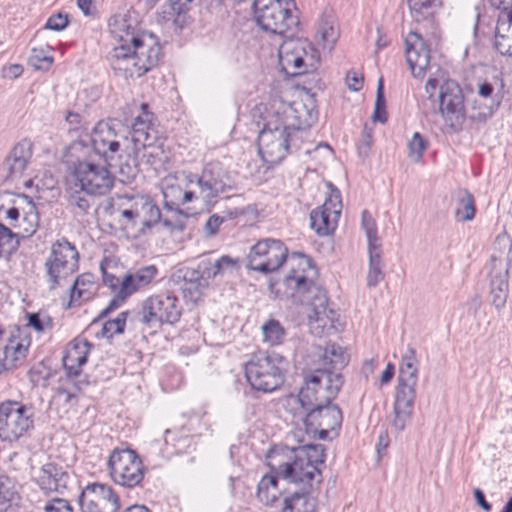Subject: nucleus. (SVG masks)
I'll list each match as a JSON object with an SVG mask.
<instances>
[{"label": "nucleus", "mask_w": 512, "mask_h": 512, "mask_svg": "<svg viewBox=\"0 0 512 512\" xmlns=\"http://www.w3.org/2000/svg\"><path fill=\"white\" fill-rule=\"evenodd\" d=\"M82 512H118L119 497L110 485L103 483L88 484L79 496Z\"/></svg>", "instance_id": "19"}, {"label": "nucleus", "mask_w": 512, "mask_h": 512, "mask_svg": "<svg viewBox=\"0 0 512 512\" xmlns=\"http://www.w3.org/2000/svg\"><path fill=\"white\" fill-rule=\"evenodd\" d=\"M346 83L350 90L359 91L363 85V77L354 71L348 72Z\"/></svg>", "instance_id": "63"}, {"label": "nucleus", "mask_w": 512, "mask_h": 512, "mask_svg": "<svg viewBox=\"0 0 512 512\" xmlns=\"http://www.w3.org/2000/svg\"><path fill=\"white\" fill-rule=\"evenodd\" d=\"M44 512H73V510L66 499L54 498L45 505Z\"/></svg>", "instance_id": "59"}, {"label": "nucleus", "mask_w": 512, "mask_h": 512, "mask_svg": "<svg viewBox=\"0 0 512 512\" xmlns=\"http://www.w3.org/2000/svg\"><path fill=\"white\" fill-rule=\"evenodd\" d=\"M311 490L301 489L284 499L283 512H313L316 500L310 495Z\"/></svg>", "instance_id": "38"}, {"label": "nucleus", "mask_w": 512, "mask_h": 512, "mask_svg": "<svg viewBox=\"0 0 512 512\" xmlns=\"http://www.w3.org/2000/svg\"><path fill=\"white\" fill-rule=\"evenodd\" d=\"M17 250V241L12 230L0 223V257H9Z\"/></svg>", "instance_id": "51"}, {"label": "nucleus", "mask_w": 512, "mask_h": 512, "mask_svg": "<svg viewBox=\"0 0 512 512\" xmlns=\"http://www.w3.org/2000/svg\"><path fill=\"white\" fill-rule=\"evenodd\" d=\"M289 270L282 280L272 284V290L282 298L307 306L309 324L317 323L323 331L335 329L337 313L328 307L326 291L314 278L316 268L304 254H288V248L278 239L265 238L251 246L247 255V268L261 273L277 271L284 263Z\"/></svg>", "instance_id": "1"}, {"label": "nucleus", "mask_w": 512, "mask_h": 512, "mask_svg": "<svg viewBox=\"0 0 512 512\" xmlns=\"http://www.w3.org/2000/svg\"><path fill=\"white\" fill-rule=\"evenodd\" d=\"M137 199L139 209V224L149 228L158 223L161 219V212L159 207L144 197H139Z\"/></svg>", "instance_id": "44"}, {"label": "nucleus", "mask_w": 512, "mask_h": 512, "mask_svg": "<svg viewBox=\"0 0 512 512\" xmlns=\"http://www.w3.org/2000/svg\"><path fill=\"white\" fill-rule=\"evenodd\" d=\"M288 361L277 353H256L245 363L244 372L253 390L270 393L284 383Z\"/></svg>", "instance_id": "8"}, {"label": "nucleus", "mask_w": 512, "mask_h": 512, "mask_svg": "<svg viewBox=\"0 0 512 512\" xmlns=\"http://www.w3.org/2000/svg\"><path fill=\"white\" fill-rule=\"evenodd\" d=\"M92 344L86 339H74L63 357V366L69 377H77L86 364Z\"/></svg>", "instance_id": "29"}, {"label": "nucleus", "mask_w": 512, "mask_h": 512, "mask_svg": "<svg viewBox=\"0 0 512 512\" xmlns=\"http://www.w3.org/2000/svg\"><path fill=\"white\" fill-rule=\"evenodd\" d=\"M236 260L224 255L221 256L219 259L213 262V265L215 267V271L218 272V274H223L227 271H232L236 266Z\"/></svg>", "instance_id": "61"}, {"label": "nucleus", "mask_w": 512, "mask_h": 512, "mask_svg": "<svg viewBox=\"0 0 512 512\" xmlns=\"http://www.w3.org/2000/svg\"><path fill=\"white\" fill-rule=\"evenodd\" d=\"M428 99L438 102V110L451 132H459L466 119L464 95L458 83L431 75L425 84Z\"/></svg>", "instance_id": "7"}, {"label": "nucleus", "mask_w": 512, "mask_h": 512, "mask_svg": "<svg viewBox=\"0 0 512 512\" xmlns=\"http://www.w3.org/2000/svg\"><path fill=\"white\" fill-rule=\"evenodd\" d=\"M343 385V377L339 373L318 369L305 377L304 386L298 394V400L305 409L330 404Z\"/></svg>", "instance_id": "12"}, {"label": "nucleus", "mask_w": 512, "mask_h": 512, "mask_svg": "<svg viewBox=\"0 0 512 512\" xmlns=\"http://www.w3.org/2000/svg\"><path fill=\"white\" fill-rule=\"evenodd\" d=\"M339 32L336 27L334 15L331 12H324L318 22L315 39L317 44L327 51H331L337 42Z\"/></svg>", "instance_id": "34"}, {"label": "nucleus", "mask_w": 512, "mask_h": 512, "mask_svg": "<svg viewBox=\"0 0 512 512\" xmlns=\"http://www.w3.org/2000/svg\"><path fill=\"white\" fill-rule=\"evenodd\" d=\"M132 45L115 46L108 54L111 68L124 78H139L161 58V46L152 33L142 32Z\"/></svg>", "instance_id": "5"}, {"label": "nucleus", "mask_w": 512, "mask_h": 512, "mask_svg": "<svg viewBox=\"0 0 512 512\" xmlns=\"http://www.w3.org/2000/svg\"><path fill=\"white\" fill-rule=\"evenodd\" d=\"M27 327L39 335L48 334L54 327L52 317L46 312L27 313Z\"/></svg>", "instance_id": "47"}, {"label": "nucleus", "mask_w": 512, "mask_h": 512, "mask_svg": "<svg viewBox=\"0 0 512 512\" xmlns=\"http://www.w3.org/2000/svg\"><path fill=\"white\" fill-rule=\"evenodd\" d=\"M508 272L509 269H491L490 271L491 302L497 310L502 309L507 301Z\"/></svg>", "instance_id": "35"}, {"label": "nucleus", "mask_w": 512, "mask_h": 512, "mask_svg": "<svg viewBox=\"0 0 512 512\" xmlns=\"http://www.w3.org/2000/svg\"><path fill=\"white\" fill-rule=\"evenodd\" d=\"M111 479L126 488L139 486L144 478V466L137 453L129 448H115L108 458Z\"/></svg>", "instance_id": "16"}, {"label": "nucleus", "mask_w": 512, "mask_h": 512, "mask_svg": "<svg viewBox=\"0 0 512 512\" xmlns=\"http://www.w3.org/2000/svg\"><path fill=\"white\" fill-rule=\"evenodd\" d=\"M382 247L368 249L367 286L376 287L385 276L383 271Z\"/></svg>", "instance_id": "39"}, {"label": "nucleus", "mask_w": 512, "mask_h": 512, "mask_svg": "<svg viewBox=\"0 0 512 512\" xmlns=\"http://www.w3.org/2000/svg\"><path fill=\"white\" fill-rule=\"evenodd\" d=\"M418 361L415 348L409 346L401 357L398 384L393 404L392 426L403 431L411 420L418 383Z\"/></svg>", "instance_id": "6"}, {"label": "nucleus", "mask_w": 512, "mask_h": 512, "mask_svg": "<svg viewBox=\"0 0 512 512\" xmlns=\"http://www.w3.org/2000/svg\"><path fill=\"white\" fill-rule=\"evenodd\" d=\"M34 412L17 401H5L0 404V439L13 442L33 428Z\"/></svg>", "instance_id": "17"}, {"label": "nucleus", "mask_w": 512, "mask_h": 512, "mask_svg": "<svg viewBox=\"0 0 512 512\" xmlns=\"http://www.w3.org/2000/svg\"><path fill=\"white\" fill-rule=\"evenodd\" d=\"M101 271L104 285L109 287L112 292L120 291V297H124L121 291L122 278L116 277L115 275L107 272L103 264H101Z\"/></svg>", "instance_id": "58"}, {"label": "nucleus", "mask_w": 512, "mask_h": 512, "mask_svg": "<svg viewBox=\"0 0 512 512\" xmlns=\"http://www.w3.org/2000/svg\"><path fill=\"white\" fill-rule=\"evenodd\" d=\"M155 265H146L129 270L122 277L121 291L124 297H130L134 293L149 286L158 275Z\"/></svg>", "instance_id": "27"}, {"label": "nucleus", "mask_w": 512, "mask_h": 512, "mask_svg": "<svg viewBox=\"0 0 512 512\" xmlns=\"http://www.w3.org/2000/svg\"><path fill=\"white\" fill-rule=\"evenodd\" d=\"M276 475L266 474L258 483L257 498L264 505H272L279 497Z\"/></svg>", "instance_id": "40"}, {"label": "nucleus", "mask_w": 512, "mask_h": 512, "mask_svg": "<svg viewBox=\"0 0 512 512\" xmlns=\"http://www.w3.org/2000/svg\"><path fill=\"white\" fill-rule=\"evenodd\" d=\"M84 191H80L79 188H75V191L70 195L69 202L74 205L80 213L86 214L91 207V199L86 195H83Z\"/></svg>", "instance_id": "56"}, {"label": "nucleus", "mask_w": 512, "mask_h": 512, "mask_svg": "<svg viewBox=\"0 0 512 512\" xmlns=\"http://www.w3.org/2000/svg\"><path fill=\"white\" fill-rule=\"evenodd\" d=\"M187 180L194 189L196 200L209 206H213L222 194L236 189L234 178L220 162L206 164L200 173H187Z\"/></svg>", "instance_id": "9"}, {"label": "nucleus", "mask_w": 512, "mask_h": 512, "mask_svg": "<svg viewBox=\"0 0 512 512\" xmlns=\"http://www.w3.org/2000/svg\"><path fill=\"white\" fill-rule=\"evenodd\" d=\"M406 60L415 78H422L429 67L430 54L422 37L416 32H410L405 40Z\"/></svg>", "instance_id": "23"}, {"label": "nucleus", "mask_w": 512, "mask_h": 512, "mask_svg": "<svg viewBox=\"0 0 512 512\" xmlns=\"http://www.w3.org/2000/svg\"><path fill=\"white\" fill-rule=\"evenodd\" d=\"M140 107L141 112L135 117L132 125V142L137 155L140 152L139 145L150 143V141H159L162 136L155 125L153 113L148 110V104L142 103Z\"/></svg>", "instance_id": "24"}, {"label": "nucleus", "mask_w": 512, "mask_h": 512, "mask_svg": "<svg viewBox=\"0 0 512 512\" xmlns=\"http://www.w3.org/2000/svg\"><path fill=\"white\" fill-rule=\"evenodd\" d=\"M190 6L181 0H168L166 4L157 12L156 19L158 23L173 22L177 27L182 28L186 21V14Z\"/></svg>", "instance_id": "37"}, {"label": "nucleus", "mask_w": 512, "mask_h": 512, "mask_svg": "<svg viewBox=\"0 0 512 512\" xmlns=\"http://www.w3.org/2000/svg\"><path fill=\"white\" fill-rule=\"evenodd\" d=\"M196 270L199 271L200 274L203 275V278L206 280L207 285H209V282L211 279H213L217 275H219L218 272L215 271L213 262H211L210 260H206V259L199 262Z\"/></svg>", "instance_id": "60"}, {"label": "nucleus", "mask_w": 512, "mask_h": 512, "mask_svg": "<svg viewBox=\"0 0 512 512\" xmlns=\"http://www.w3.org/2000/svg\"><path fill=\"white\" fill-rule=\"evenodd\" d=\"M426 148L427 141L420 133L415 132L408 142L409 158L413 162L420 161Z\"/></svg>", "instance_id": "52"}, {"label": "nucleus", "mask_w": 512, "mask_h": 512, "mask_svg": "<svg viewBox=\"0 0 512 512\" xmlns=\"http://www.w3.org/2000/svg\"><path fill=\"white\" fill-rule=\"evenodd\" d=\"M495 28L494 47L502 55L512 56V9H499Z\"/></svg>", "instance_id": "30"}, {"label": "nucleus", "mask_w": 512, "mask_h": 512, "mask_svg": "<svg viewBox=\"0 0 512 512\" xmlns=\"http://www.w3.org/2000/svg\"><path fill=\"white\" fill-rule=\"evenodd\" d=\"M6 218L9 220L10 226L15 229L14 232L12 231V235L17 241V247L20 238L31 237L39 227V214L32 201H27L21 211L17 207L9 208L6 211Z\"/></svg>", "instance_id": "21"}, {"label": "nucleus", "mask_w": 512, "mask_h": 512, "mask_svg": "<svg viewBox=\"0 0 512 512\" xmlns=\"http://www.w3.org/2000/svg\"><path fill=\"white\" fill-rule=\"evenodd\" d=\"M342 412L336 405L324 404L308 409L304 419L306 429L318 433L320 439L329 438V434L337 435L342 424Z\"/></svg>", "instance_id": "20"}, {"label": "nucleus", "mask_w": 512, "mask_h": 512, "mask_svg": "<svg viewBox=\"0 0 512 512\" xmlns=\"http://www.w3.org/2000/svg\"><path fill=\"white\" fill-rule=\"evenodd\" d=\"M8 478L0 476V512L6 509L7 502L10 500L11 493L7 487Z\"/></svg>", "instance_id": "62"}, {"label": "nucleus", "mask_w": 512, "mask_h": 512, "mask_svg": "<svg viewBox=\"0 0 512 512\" xmlns=\"http://www.w3.org/2000/svg\"><path fill=\"white\" fill-rule=\"evenodd\" d=\"M79 269V252L75 245L62 237L52 243L44 262L49 290L66 285Z\"/></svg>", "instance_id": "11"}, {"label": "nucleus", "mask_w": 512, "mask_h": 512, "mask_svg": "<svg viewBox=\"0 0 512 512\" xmlns=\"http://www.w3.org/2000/svg\"><path fill=\"white\" fill-rule=\"evenodd\" d=\"M269 466L277 476L312 490L322 482L320 467L325 463V449L321 444L289 448L276 446L268 455Z\"/></svg>", "instance_id": "3"}, {"label": "nucleus", "mask_w": 512, "mask_h": 512, "mask_svg": "<svg viewBox=\"0 0 512 512\" xmlns=\"http://www.w3.org/2000/svg\"><path fill=\"white\" fill-rule=\"evenodd\" d=\"M502 88L503 85H500L498 91L495 92V87L491 83H481L478 87L479 99L474 101L473 107L477 112L472 114L470 117L480 121L489 118L501 104Z\"/></svg>", "instance_id": "26"}, {"label": "nucleus", "mask_w": 512, "mask_h": 512, "mask_svg": "<svg viewBox=\"0 0 512 512\" xmlns=\"http://www.w3.org/2000/svg\"><path fill=\"white\" fill-rule=\"evenodd\" d=\"M316 113L300 101L282 103L266 121L258 135V149L267 163H278L289 153L296 132L309 129Z\"/></svg>", "instance_id": "2"}, {"label": "nucleus", "mask_w": 512, "mask_h": 512, "mask_svg": "<svg viewBox=\"0 0 512 512\" xmlns=\"http://www.w3.org/2000/svg\"><path fill=\"white\" fill-rule=\"evenodd\" d=\"M294 0H254L253 14L257 25L272 34L296 32L299 26Z\"/></svg>", "instance_id": "10"}, {"label": "nucleus", "mask_w": 512, "mask_h": 512, "mask_svg": "<svg viewBox=\"0 0 512 512\" xmlns=\"http://www.w3.org/2000/svg\"><path fill=\"white\" fill-rule=\"evenodd\" d=\"M162 194L164 207L173 213L172 217H165L163 225L171 231H183L186 227L185 219L188 214L180 209L182 205L196 200L194 189L187 180V174H183L181 182L177 179H166Z\"/></svg>", "instance_id": "14"}, {"label": "nucleus", "mask_w": 512, "mask_h": 512, "mask_svg": "<svg viewBox=\"0 0 512 512\" xmlns=\"http://www.w3.org/2000/svg\"><path fill=\"white\" fill-rule=\"evenodd\" d=\"M340 213V196L331 195L321 206L311 211L310 226L318 235H329L335 230Z\"/></svg>", "instance_id": "22"}, {"label": "nucleus", "mask_w": 512, "mask_h": 512, "mask_svg": "<svg viewBox=\"0 0 512 512\" xmlns=\"http://www.w3.org/2000/svg\"><path fill=\"white\" fill-rule=\"evenodd\" d=\"M137 21L129 12H122L113 15L109 20V30L115 39L119 41L118 46L132 45L139 38L141 33H136Z\"/></svg>", "instance_id": "28"}, {"label": "nucleus", "mask_w": 512, "mask_h": 512, "mask_svg": "<svg viewBox=\"0 0 512 512\" xmlns=\"http://www.w3.org/2000/svg\"><path fill=\"white\" fill-rule=\"evenodd\" d=\"M475 203L472 194L468 190H459L457 193V204L455 217L458 221H471L475 217Z\"/></svg>", "instance_id": "42"}, {"label": "nucleus", "mask_w": 512, "mask_h": 512, "mask_svg": "<svg viewBox=\"0 0 512 512\" xmlns=\"http://www.w3.org/2000/svg\"><path fill=\"white\" fill-rule=\"evenodd\" d=\"M53 62L50 55L45 54L42 49L33 48L29 57V63L38 70H47Z\"/></svg>", "instance_id": "55"}, {"label": "nucleus", "mask_w": 512, "mask_h": 512, "mask_svg": "<svg viewBox=\"0 0 512 512\" xmlns=\"http://www.w3.org/2000/svg\"><path fill=\"white\" fill-rule=\"evenodd\" d=\"M115 129L107 122L100 121L94 127L89 139H77L72 143H81L89 149V154H95V158L105 162L114 160L120 151L121 140Z\"/></svg>", "instance_id": "18"}, {"label": "nucleus", "mask_w": 512, "mask_h": 512, "mask_svg": "<svg viewBox=\"0 0 512 512\" xmlns=\"http://www.w3.org/2000/svg\"><path fill=\"white\" fill-rule=\"evenodd\" d=\"M139 149V154L135 153L136 158H139L155 171L163 169L169 161V152L165 150L162 138L159 141L143 143L139 145Z\"/></svg>", "instance_id": "33"}, {"label": "nucleus", "mask_w": 512, "mask_h": 512, "mask_svg": "<svg viewBox=\"0 0 512 512\" xmlns=\"http://www.w3.org/2000/svg\"><path fill=\"white\" fill-rule=\"evenodd\" d=\"M128 315L129 311H123L119 313L116 318L107 320L102 327V336L111 338L116 334H122L125 330Z\"/></svg>", "instance_id": "50"}, {"label": "nucleus", "mask_w": 512, "mask_h": 512, "mask_svg": "<svg viewBox=\"0 0 512 512\" xmlns=\"http://www.w3.org/2000/svg\"><path fill=\"white\" fill-rule=\"evenodd\" d=\"M33 154V144L28 139L18 142L7 156L5 166L12 179L20 177L26 169Z\"/></svg>", "instance_id": "31"}, {"label": "nucleus", "mask_w": 512, "mask_h": 512, "mask_svg": "<svg viewBox=\"0 0 512 512\" xmlns=\"http://www.w3.org/2000/svg\"><path fill=\"white\" fill-rule=\"evenodd\" d=\"M237 216H238L237 210L229 211V212H227V215H224V216H220L218 214H213L207 219L203 230L207 236H213L218 232L220 226L227 219H233Z\"/></svg>", "instance_id": "53"}, {"label": "nucleus", "mask_w": 512, "mask_h": 512, "mask_svg": "<svg viewBox=\"0 0 512 512\" xmlns=\"http://www.w3.org/2000/svg\"><path fill=\"white\" fill-rule=\"evenodd\" d=\"M295 32L285 34L279 47V61L283 70L291 75L307 72L318 60L317 51L306 38L294 37Z\"/></svg>", "instance_id": "15"}, {"label": "nucleus", "mask_w": 512, "mask_h": 512, "mask_svg": "<svg viewBox=\"0 0 512 512\" xmlns=\"http://www.w3.org/2000/svg\"><path fill=\"white\" fill-rule=\"evenodd\" d=\"M69 24L68 15L63 13H57L51 15L44 26L45 29L53 30V31H62Z\"/></svg>", "instance_id": "57"}, {"label": "nucleus", "mask_w": 512, "mask_h": 512, "mask_svg": "<svg viewBox=\"0 0 512 512\" xmlns=\"http://www.w3.org/2000/svg\"><path fill=\"white\" fill-rule=\"evenodd\" d=\"M324 361L334 369H342L349 361V355L338 344L329 343L324 350Z\"/></svg>", "instance_id": "46"}, {"label": "nucleus", "mask_w": 512, "mask_h": 512, "mask_svg": "<svg viewBox=\"0 0 512 512\" xmlns=\"http://www.w3.org/2000/svg\"><path fill=\"white\" fill-rule=\"evenodd\" d=\"M264 341L274 346L282 342L285 331L279 321L271 319L262 326Z\"/></svg>", "instance_id": "49"}, {"label": "nucleus", "mask_w": 512, "mask_h": 512, "mask_svg": "<svg viewBox=\"0 0 512 512\" xmlns=\"http://www.w3.org/2000/svg\"><path fill=\"white\" fill-rule=\"evenodd\" d=\"M385 97L383 92V79L380 78L377 84L376 101L372 119L381 123L387 121Z\"/></svg>", "instance_id": "54"}, {"label": "nucleus", "mask_w": 512, "mask_h": 512, "mask_svg": "<svg viewBox=\"0 0 512 512\" xmlns=\"http://www.w3.org/2000/svg\"><path fill=\"white\" fill-rule=\"evenodd\" d=\"M182 314L178 298L172 294H156L146 298L135 314V320L148 328H158L163 324L177 323Z\"/></svg>", "instance_id": "13"}, {"label": "nucleus", "mask_w": 512, "mask_h": 512, "mask_svg": "<svg viewBox=\"0 0 512 512\" xmlns=\"http://www.w3.org/2000/svg\"><path fill=\"white\" fill-rule=\"evenodd\" d=\"M184 293H189L191 298L197 299L201 292L208 287L203 275L196 269H187L183 276Z\"/></svg>", "instance_id": "45"}, {"label": "nucleus", "mask_w": 512, "mask_h": 512, "mask_svg": "<svg viewBox=\"0 0 512 512\" xmlns=\"http://www.w3.org/2000/svg\"><path fill=\"white\" fill-rule=\"evenodd\" d=\"M35 480L45 494L52 492L63 494L68 489L70 476L63 467L49 462L39 469Z\"/></svg>", "instance_id": "25"}, {"label": "nucleus", "mask_w": 512, "mask_h": 512, "mask_svg": "<svg viewBox=\"0 0 512 512\" xmlns=\"http://www.w3.org/2000/svg\"><path fill=\"white\" fill-rule=\"evenodd\" d=\"M121 215L136 224L139 222L138 199L136 198L131 207L121 211Z\"/></svg>", "instance_id": "64"}, {"label": "nucleus", "mask_w": 512, "mask_h": 512, "mask_svg": "<svg viewBox=\"0 0 512 512\" xmlns=\"http://www.w3.org/2000/svg\"><path fill=\"white\" fill-rule=\"evenodd\" d=\"M512 239L506 233L499 234L494 242L493 253L491 255V269H509L512 259Z\"/></svg>", "instance_id": "36"}, {"label": "nucleus", "mask_w": 512, "mask_h": 512, "mask_svg": "<svg viewBox=\"0 0 512 512\" xmlns=\"http://www.w3.org/2000/svg\"><path fill=\"white\" fill-rule=\"evenodd\" d=\"M361 226L367 238L368 249L382 247V244L378 237L376 221L367 210H364L362 212Z\"/></svg>", "instance_id": "48"}, {"label": "nucleus", "mask_w": 512, "mask_h": 512, "mask_svg": "<svg viewBox=\"0 0 512 512\" xmlns=\"http://www.w3.org/2000/svg\"><path fill=\"white\" fill-rule=\"evenodd\" d=\"M89 153L81 143H71L67 148L65 161L72 169L74 188L90 196L105 195L113 188L114 176L102 160Z\"/></svg>", "instance_id": "4"}, {"label": "nucleus", "mask_w": 512, "mask_h": 512, "mask_svg": "<svg viewBox=\"0 0 512 512\" xmlns=\"http://www.w3.org/2000/svg\"><path fill=\"white\" fill-rule=\"evenodd\" d=\"M29 346L30 341L26 337H21L19 331L17 335H11L3 347L4 357L0 369L9 370L17 367L26 358Z\"/></svg>", "instance_id": "32"}, {"label": "nucleus", "mask_w": 512, "mask_h": 512, "mask_svg": "<svg viewBox=\"0 0 512 512\" xmlns=\"http://www.w3.org/2000/svg\"><path fill=\"white\" fill-rule=\"evenodd\" d=\"M95 289L94 275L91 273H83L75 279L71 287V301L73 302L77 299L88 300L95 292Z\"/></svg>", "instance_id": "41"}, {"label": "nucleus", "mask_w": 512, "mask_h": 512, "mask_svg": "<svg viewBox=\"0 0 512 512\" xmlns=\"http://www.w3.org/2000/svg\"><path fill=\"white\" fill-rule=\"evenodd\" d=\"M440 5L441 0H408L410 14L416 22L431 18Z\"/></svg>", "instance_id": "43"}]
</instances>
